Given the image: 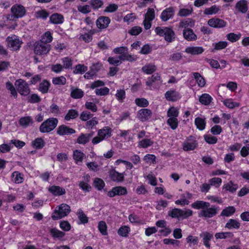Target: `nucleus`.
<instances>
[{"label": "nucleus", "mask_w": 249, "mask_h": 249, "mask_svg": "<svg viewBox=\"0 0 249 249\" xmlns=\"http://www.w3.org/2000/svg\"><path fill=\"white\" fill-rule=\"evenodd\" d=\"M75 133V130L69 126L62 124L57 128V134L60 136L69 135Z\"/></svg>", "instance_id": "12"}, {"label": "nucleus", "mask_w": 249, "mask_h": 249, "mask_svg": "<svg viewBox=\"0 0 249 249\" xmlns=\"http://www.w3.org/2000/svg\"><path fill=\"white\" fill-rule=\"evenodd\" d=\"M191 207L196 209H202L198 215L199 217L211 218L215 216L218 212V207L211 205L209 202L197 200L191 204Z\"/></svg>", "instance_id": "1"}, {"label": "nucleus", "mask_w": 249, "mask_h": 249, "mask_svg": "<svg viewBox=\"0 0 249 249\" xmlns=\"http://www.w3.org/2000/svg\"><path fill=\"white\" fill-rule=\"evenodd\" d=\"M195 21L191 18H187L181 20L179 23V27L187 29L188 28L193 27L195 26Z\"/></svg>", "instance_id": "23"}, {"label": "nucleus", "mask_w": 249, "mask_h": 249, "mask_svg": "<svg viewBox=\"0 0 249 249\" xmlns=\"http://www.w3.org/2000/svg\"><path fill=\"white\" fill-rule=\"evenodd\" d=\"M155 17V10L153 8H148L147 12L145 15L144 18L147 20H150L152 21Z\"/></svg>", "instance_id": "62"}, {"label": "nucleus", "mask_w": 249, "mask_h": 249, "mask_svg": "<svg viewBox=\"0 0 249 249\" xmlns=\"http://www.w3.org/2000/svg\"><path fill=\"white\" fill-rule=\"evenodd\" d=\"M70 207L65 203L57 206L54 211L52 218L53 220H57L67 216L70 212Z\"/></svg>", "instance_id": "4"}, {"label": "nucleus", "mask_w": 249, "mask_h": 249, "mask_svg": "<svg viewBox=\"0 0 249 249\" xmlns=\"http://www.w3.org/2000/svg\"><path fill=\"white\" fill-rule=\"evenodd\" d=\"M58 120L55 118H49L44 121L39 126L40 132L45 133L53 131L57 126Z\"/></svg>", "instance_id": "3"}, {"label": "nucleus", "mask_w": 249, "mask_h": 249, "mask_svg": "<svg viewBox=\"0 0 249 249\" xmlns=\"http://www.w3.org/2000/svg\"><path fill=\"white\" fill-rule=\"evenodd\" d=\"M92 114L88 111H83L80 115V119L83 121H87L92 118Z\"/></svg>", "instance_id": "64"}, {"label": "nucleus", "mask_w": 249, "mask_h": 249, "mask_svg": "<svg viewBox=\"0 0 249 249\" xmlns=\"http://www.w3.org/2000/svg\"><path fill=\"white\" fill-rule=\"evenodd\" d=\"M51 46L49 44H45L40 41L36 42L34 44V51L38 55L47 54L50 50Z\"/></svg>", "instance_id": "8"}, {"label": "nucleus", "mask_w": 249, "mask_h": 249, "mask_svg": "<svg viewBox=\"0 0 249 249\" xmlns=\"http://www.w3.org/2000/svg\"><path fill=\"white\" fill-rule=\"evenodd\" d=\"M228 45L227 41H220L218 42L214 43L213 44L214 50H220L226 48Z\"/></svg>", "instance_id": "47"}, {"label": "nucleus", "mask_w": 249, "mask_h": 249, "mask_svg": "<svg viewBox=\"0 0 249 249\" xmlns=\"http://www.w3.org/2000/svg\"><path fill=\"white\" fill-rule=\"evenodd\" d=\"M204 52V49L201 47H189L186 48L185 52L192 54H199Z\"/></svg>", "instance_id": "28"}, {"label": "nucleus", "mask_w": 249, "mask_h": 249, "mask_svg": "<svg viewBox=\"0 0 249 249\" xmlns=\"http://www.w3.org/2000/svg\"><path fill=\"white\" fill-rule=\"evenodd\" d=\"M49 191L54 196H61L66 193V191L64 189L57 186H53L50 187L49 188Z\"/></svg>", "instance_id": "25"}, {"label": "nucleus", "mask_w": 249, "mask_h": 249, "mask_svg": "<svg viewBox=\"0 0 249 249\" xmlns=\"http://www.w3.org/2000/svg\"><path fill=\"white\" fill-rule=\"evenodd\" d=\"M11 15H9L7 18L8 20H14L23 17L26 13L25 7L20 4H15L11 8Z\"/></svg>", "instance_id": "6"}, {"label": "nucleus", "mask_w": 249, "mask_h": 249, "mask_svg": "<svg viewBox=\"0 0 249 249\" xmlns=\"http://www.w3.org/2000/svg\"><path fill=\"white\" fill-rule=\"evenodd\" d=\"M110 22V19L108 17L101 16L96 20L97 27L100 29L107 28Z\"/></svg>", "instance_id": "14"}, {"label": "nucleus", "mask_w": 249, "mask_h": 249, "mask_svg": "<svg viewBox=\"0 0 249 249\" xmlns=\"http://www.w3.org/2000/svg\"><path fill=\"white\" fill-rule=\"evenodd\" d=\"M195 124L197 128L200 130H203L205 129L206 126V122L204 119L200 117H197L195 119Z\"/></svg>", "instance_id": "41"}, {"label": "nucleus", "mask_w": 249, "mask_h": 249, "mask_svg": "<svg viewBox=\"0 0 249 249\" xmlns=\"http://www.w3.org/2000/svg\"><path fill=\"white\" fill-rule=\"evenodd\" d=\"M153 142L149 139H145L142 140L138 142V146L140 147L146 148L153 145Z\"/></svg>", "instance_id": "50"}, {"label": "nucleus", "mask_w": 249, "mask_h": 249, "mask_svg": "<svg viewBox=\"0 0 249 249\" xmlns=\"http://www.w3.org/2000/svg\"><path fill=\"white\" fill-rule=\"evenodd\" d=\"M109 177L113 181L122 182L124 180V175L114 170L110 171Z\"/></svg>", "instance_id": "21"}, {"label": "nucleus", "mask_w": 249, "mask_h": 249, "mask_svg": "<svg viewBox=\"0 0 249 249\" xmlns=\"http://www.w3.org/2000/svg\"><path fill=\"white\" fill-rule=\"evenodd\" d=\"M240 223L236 219H230L226 224L225 227L230 230L238 229L240 228Z\"/></svg>", "instance_id": "26"}, {"label": "nucleus", "mask_w": 249, "mask_h": 249, "mask_svg": "<svg viewBox=\"0 0 249 249\" xmlns=\"http://www.w3.org/2000/svg\"><path fill=\"white\" fill-rule=\"evenodd\" d=\"M156 70V66L153 64L145 65L142 68V71L145 73L150 74L153 73Z\"/></svg>", "instance_id": "43"}, {"label": "nucleus", "mask_w": 249, "mask_h": 249, "mask_svg": "<svg viewBox=\"0 0 249 249\" xmlns=\"http://www.w3.org/2000/svg\"><path fill=\"white\" fill-rule=\"evenodd\" d=\"M50 20L53 24H61L63 22L64 18L62 15L56 13L51 16Z\"/></svg>", "instance_id": "29"}, {"label": "nucleus", "mask_w": 249, "mask_h": 249, "mask_svg": "<svg viewBox=\"0 0 249 249\" xmlns=\"http://www.w3.org/2000/svg\"><path fill=\"white\" fill-rule=\"evenodd\" d=\"M50 83L47 80H43L39 85L38 89L42 93H46L48 92L49 88L50 86Z\"/></svg>", "instance_id": "30"}, {"label": "nucleus", "mask_w": 249, "mask_h": 249, "mask_svg": "<svg viewBox=\"0 0 249 249\" xmlns=\"http://www.w3.org/2000/svg\"><path fill=\"white\" fill-rule=\"evenodd\" d=\"M183 37L188 41H194L196 40L197 36L191 29H184L183 32Z\"/></svg>", "instance_id": "22"}, {"label": "nucleus", "mask_w": 249, "mask_h": 249, "mask_svg": "<svg viewBox=\"0 0 249 249\" xmlns=\"http://www.w3.org/2000/svg\"><path fill=\"white\" fill-rule=\"evenodd\" d=\"M219 10V7L214 5L210 8L205 9L204 11V14L207 15L215 14L218 12Z\"/></svg>", "instance_id": "55"}, {"label": "nucleus", "mask_w": 249, "mask_h": 249, "mask_svg": "<svg viewBox=\"0 0 249 249\" xmlns=\"http://www.w3.org/2000/svg\"><path fill=\"white\" fill-rule=\"evenodd\" d=\"M212 100L211 96L207 93L203 94L199 97V102L203 105H209Z\"/></svg>", "instance_id": "42"}, {"label": "nucleus", "mask_w": 249, "mask_h": 249, "mask_svg": "<svg viewBox=\"0 0 249 249\" xmlns=\"http://www.w3.org/2000/svg\"><path fill=\"white\" fill-rule=\"evenodd\" d=\"M224 105L229 108H234L235 107H239L240 104L237 102H234L231 99H227L222 101Z\"/></svg>", "instance_id": "49"}, {"label": "nucleus", "mask_w": 249, "mask_h": 249, "mask_svg": "<svg viewBox=\"0 0 249 249\" xmlns=\"http://www.w3.org/2000/svg\"><path fill=\"white\" fill-rule=\"evenodd\" d=\"M194 78L200 87H203L205 85V80L203 77L198 72L193 73Z\"/></svg>", "instance_id": "44"}, {"label": "nucleus", "mask_w": 249, "mask_h": 249, "mask_svg": "<svg viewBox=\"0 0 249 249\" xmlns=\"http://www.w3.org/2000/svg\"><path fill=\"white\" fill-rule=\"evenodd\" d=\"M241 37V34L240 33L236 34L233 33H231L226 35L227 39L231 42H235L238 41Z\"/></svg>", "instance_id": "46"}, {"label": "nucleus", "mask_w": 249, "mask_h": 249, "mask_svg": "<svg viewBox=\"0 0 249 249\" xmlns=\"http://www.w3.org/2000/svg\"><path fill=\"white\" fill-rule=\"evenodd\" d=\"M84 154L79 150H74L73 153V159L77 163L78 161L81 162L83 159Z\"/></svg>", "instance_id": "54"}, {"label": "nucleus", "mask_w": 249, "mask_h": 249, "mask_svg": "<svg viewBox=\"0 0 249 249\" xmlns=\"http://www.w3.org/2000/svg\"><path fill=\"white\" fill-rule=\"evenodd\" d=\"M199 236L200 238H202L203 245L206 248H209L210 247V244L209 243V242L213 237V234L207 231H204L201 233L199 235Z\"/></svg>", "instance_id": "18"}, {"label": "nucleus", "mask_w": 249, "mask_h": 249, "mask_svg": "<svg viewBox=\"0 0 249 249\" xmlns=\"http://www.w3.org/2000/svg\"><path fill=\"white\" fill-rule=\"evenodd\" d=\"M53 39L52 34L50 31L46 32L41 36L39 41L45 44H48L52 41Z\"/></svg>", "instance_id": "33"}, {"label": "nucleus", "mask_w": 249, "mask_h": 249, "mask_svg": "<svg viewBox=\"0 0 249 249\" xmlns=\"http://www.w3.org/2000/svg\"><path fill=\"white\" fill-rule=\"evenodd\" d=\"M18 92L22 95L27 96L30 93V90L28 84L22 79L17 80L15 82Z\"/></svg>", "instance_id": "9"}, {"label": "nucleus", "mask_w": 249, "mask_h": 249, "mask_svg": "<svg viewBox=\"0 0 249 249\" xmlns=\"http://www.w3.org/2000/svg\"><path fill=\"white\" fill-rule=\"evenodd\" d=\"M77 215H78L79 222L78 223L79 224H86L89 221V218L84 213L83 211L81 209H79L77 212Z\"/></svg>", "instance_id": "31"}, {"label": "nucleus", "mask_w": 249, "mask_h": 249, "mask_svg": "<svg viewBox=\"0 0 249 249\" xmlns=\"http://www.w3.org/2000/svg\"><path fill=\"white\" fill-rule=\"evenodd\" d=\"M155 31L157 35L161 36H164L166 41L172 42L175 38V33L170 28L157 27L155 28Z\"/></svg>", "instance_id": "7"}, {"label": "nucleus", "mask_w": 249, "mask_h": 249, "mask_svg": "<svg viewBox=\"0 0 249 249\" xmlns=\"http://www.w3.org/2000/svg\"><path fill=\"white\" fill-rule=\"evenodd\" d=\"M66 79L64 76H60L53 78L52 82L55 85H64L66 83Z\"/></svg>", "instance_id": "53"}, {"label": "nucleus", "mask_w": 249, "mask_h": 249, "mask_svg": "<svg viewBox=\"0 0 249 249\" xmlns=\"http://www.w3.org/2000/svg\"><path fill=\"white\" fill-rule=\"evenodd\" d=\"M160 80V77L158 73H156L155 74L152 75L151 77H149L147 78V80L146 82V85L147 86L151 87L152 86L154 83H155L157 81H159Z\"/></svg>", "instance_id": "39"}, {"label": "nucleus", "mask_w": 249, "mask_h": 249, "mask_svg": "<svg viewBox=\"0 0 249 249\" xmlns=\"http://www.w3.org/2000/svg\"><path fill=\"white\" fill-rule=\"evenodd\" d=\"M98 228L99 231L102 233V235H107V226L105 221H101L99 222Z\"/></svg>", "instance_id": "58"}, {"label": "nucleus", "mask_w": 249, "mask_h": 249, "mask_svg": "<svg viewBox=\"0 0 249 249\" xmlns=\"http://www.w3.org/2000/svg\"><path fill=\"white\" fill-rule=\"evenodd\" d=\"M208 24L213 28H220L226 26L227 23L223 19L212 18L208 21Z\"/></svg>", "instance_id": "13"}, {"label": "nucleus", "mask_w": 249, "mask_h": 249, "mask_svg": "<svg viewBox=\"0 0 249 249\" xmlns=\"http://www.w3.org/2000/svg\"><path fill=\"white\" fill-rule=\"evenodd\" d=\"M130 231L129 228L126 226L120 227L118 231V233L119 235L123 237H127L129 232Z\"/></svg>", "instance_id": "56"}, {"label": "nucleus", "mask_w": 249, "mask_h": 249, "mask_svg": "<svg viewBox=\"0 0 249 249\" xmlns=\"http://www.w3.org/2000/svg\"><path fill=\"white\" fill-rule=\"evenodd\" d=\"M109 89L107 87H104L100 89H96L95 92L96 95L104 96L107 95L109 93Z\"/></svg>", "instance_id": "63"}, {"label": "nucleus", "mask_w": 249, "mask_h": 249, "mask_svg": "<svg viewBox=\"0 0 249 249\" xmlns=\"http://www.w3.org/2000/svg\"><path fill=\"white\" fill-rule=\"evenodd\" d=\"M7 47L12 51H17L19 50L22 41L19 37L15 35H11L6 38Z\"/></svg>", "instance_id": "5"}, {"label": "nucleus", "mask_w": 249, "mask_h": 249, "mask_svg": "<svg viewBox=\"0 0 249 249\" xmlns=\"http://www.w3.org/2000/svg\"><path fill=\"white\" fill-rule=\"evenodd\" d=\"M84 92L80 89H71V96L74 99H80L83 97Z\"/></svg>", "instance_id": "35"}, {"label": "nucleus", "mask_w": 249, "mask_h": 249, "mask_svg": "<svg viewBox=\"0 0 249 249\" xmlns=\"http://www.w3.org/2000/svg\"><path fill=\"white\" fill-rule=\"evenodd\" d=\"M174 15V10L173 8L169 7L164 10L161 15L160 18L163 21H166L169 19L172 18Z\"/></svg>", "instance_id": "17"}, {"label": "nucleus", "mask_w": 249, "mask_h": 249, "mask_svg": "<svg viewBox=\"0 0 249 249\" xmlns=\"http://www.w3.org/2000/svg\"><path fill=\"white\" fill-rule=\"evenodd\" d=\"M98 64L99 63H93L92 64L90 71L87 72L84 76L86 78L90 79L96 75V72L98 71L97 67Z\"/></svg>", "instance_id": "32"}, {"label": "nucleus", "mask_w": 249, "mask_h": 249, "mask_svg": "<svg viewBox=\"0 0 249 249\" xmlns=\"http://www.w3.org/2000/svg\"><path fill=\"white\" fill-rule=\"evenodd\" d=\"M165 98L169 101H176L180 98L181 96L179 92L175 90H170L165 93Z\"/></svg>", "instance_id": "16"}, {"label": "nucleus", "mask_w": 249, "mask_h": 249, "mask_svg": "<svg viewBox=\"0 0 249 249\" xmlns=\"http://www.w3.org/2000/svg\"><path fill=\"white\" fill-rule=\"evenodd\" d=\"M236 10L242 13H245L248 10L247 1L246 0H240L235 4Z\"/></svg>", "instance_id": "20"}, {"label": "nucleus", "mask_w": 249, "mask_h": 249, "mask_svg": "<svg viewBox=\"0 0 249 249\" xmlns=\"http://www.w3.org/2000/svg\"><path fill=\"white\" fill-rule=\"evenodd\" d=\"M198 143L195 138L192 136H189L183 144V149L185 151L194 150Z\"/></svg>", "instance_id": "10"}, {"label": "nucleus", "mask_w": 249, "mask_h": 249, "mask_svg": "<svg viewBox=\"0 0 249 249\" xmlns=\"http://www.w3.org/2000/svg\"><path fill=\"white\" fill-rule=\"evenodd\" d=\"M50 232L53 238H61L65 235L64 232L59 231L55 228L51 229L50 230Z\"/></svg>", "instance_id": "52"}, {"label": "nucleus", "mask_w": 249, "mask_h": 249, "mask_svg": "<svg viewBox=\"0 0 249 249\" xmlns=\"http://www.w3.org/2000/svg\"><path fill=\"white\" fill-rule=\"evenodd\" d=\"M111 128L108 126H106L98 130V135L102 137L104 140L106 138L110 137L111 136Z\"/></svg>", "instance_id": "24"}, {"label": "nucleus", "mask_w": 249, "mask_h": 249, "mask_svg": "<svg viewBox=\"0 0 249 249\" xmlns=\"http://www.w3.org/2000/svg\"><path fill=\"white\" fill-rule=\"evenodd\" d=\"M19 124L21 126L26 127L30 125L33 124L34 121L31 117L26 116L21 118L19 120Z\"/></svg>", "instance_id": "27"}, {"label": "nucleus", "mask_w": 249, "mask_h": 249, "mask_svg": "<svg viewBox=\"0 0 249 249\" xmlns=\"http://www.w3.org/2000/svg\"><path fill=\"white\" fill-rule=\"evenodd\" d=\"M12 180L16 183H20L23 182V178L21 174L15 171L12 174Z\"/></svg>", "instance_id": "45"}, {"label": "nucleus", "mask_w": 249, "mask_h": 249, "mask_svg": "<svg viewBox=\"0 0 249 249\" xmlns=\"http://www.w3.org/2000/svg\"><path fill=\"white\" fill-rule=\"evenodd\" d=\"M92 34L91 30L88 31V32L84 34H81L79 36V39L82 40L85 42H89L92 39Z\"/></svg>", "instance_id": "36"}, {"label": "nucleus", "mask_w": 249, "mask_h": 249, "mask_svg": "<svg viewBox=\"0 0 249 249\" xmlns=\"http://www.w3.org/2000/svg\"><path fill=\"white\" fill-rule=\"evenodd\" d=\"M192 214L193 211L191 210H182L178 208H174L168 212V216L173 218H177L178 220L186 219Z\"/></svg>", "instance_id": "2"}, {"label": "nucleus", "mask_w": 249, "mask_h": 249, "mask_svg": "<svg viewBox=\"0 0 249 249\" xmlns=\"http://www.w3.org/2000/svg\"><path fill=\"white\" fill-rule=\"evenodd\" d=\"M33 145L36 148L41 149L44 147L45 142L42 138H37L33 142Z\"/></svg>", "instance_id": "59"}, {"label": "nucleus", "mask_w": 249, "mask_h": 249, "mask_svg": "<svg viewBox=\"0 0 249 249\" xmlns=\"http://www.w3.org/2000/svg\"><path fill=\"white\" fill-rule=\"evenodd\" d=\"M135 101L136 104L140 107H147L149 105L148 101L145 98H136Z\"/></svg>", "instance_id": "61"}, {"label": "nucleus", "mask_w": 249, "mask_h": 249, "mask_svg": "<svg viewBox=\"0 0 249 249\" xmlns=\"http://www.w3.org/2000/svg\"><path fill=\"white\" fill-rule=\"evenodd\" d=\"M93 185L99 191L102 190L105 186V183L101 178H94Z\"/></svg>", "instance_id": "40"}, {"label": "nucleus", "mask_w": 249, "mask_h": 249, "mask_svg": "<svg viewBox=\"0 0 249 249\" xmlns=\"http://www.w3.org/2000/svg\"><path fill=\"white\" fill-rule=\"evenodd\" d=\"M127 194V191L125 187L116 186L113 187L111 190L107 193V196L112 197L115 196H123Z\"/></svg>", "instance_id": "11"}, {"label": "nucleus", "mask_w": 249, "mask_h": 249, "mask_svg": "<svg viewBox=\"0 0 249 249\" xmlns=\"http://www.w3.org/2000/svg\"><path fill=\"white\" fill-rule=\"evenodd\" d=\"M224 188L227 191H229L231 193H233L236 191L238 186L236 184H234L232 181H230L224 186Z\"/></svg>", "instance_id": "51"}, {"label": "nucleus", "mask_w": 249, "mask_h": 249, "mask_svg": "<svg viewBox=\"0 0 249 249\" xmlns=\"http://www.w3.org/2000/svg\"><path fill=\"white\" fill-rule=\"evenodd\" d=\"M151 110L147 108L141 109L138 112V118L142 122L147 120L151 117Z\"/></svg>", "instance_id": "15"}, {"label": "nucleus", "mask_w": 249, "mask_h": 249, "mask_svg": "<svg viewBox=\"0 0 249 249\" xmlns=\"http://www.w3.org/2000/svg\"><path fill=\"white\" fill-rule=\"evenodd\" d=\"M93 135V132L87 134L82 133L77 139V142L79 144H85L89 142Z\"/></svg>", "instance_id": "19"}, {"label": "nucleus", "mask_w": 249, "mask_h": 249, "mask_svg": "<svg viewBox=\"0 0 249 249\" xmlns=\"http://www.w3.org/2000/svg\"><path fill=\"white\" fill-rule=\"evenodd\" d=\"M178 113H179V112H178V109L177 108H176L174 107H170L168 109V110L167 111V115L169 118H171V117L177 118V117L178 115Z\"/></svg>", "instance_id": "57"}, {"label": "nucleus", "mask_w": 249, "mask_h": 249, "mask_svg": "<svg viewBox=\"0 0 249 249\" xmlns=\"http://www.w3.org/2000/svg\"><path fill=\"white\" fill-rule=\"evenodd\" d=\"M78 116V112L75 109H70L68 111L64 117L66 121H70L71 119L76 118Z\"/></svg>", "instance_id": "38"}, {"label": "nucleus", "mask_w": 249, "mask_h": 249, "mask_svg": "<svg viewBox=\"0 0 249 249\" xmlns=\"http://www.w3.org/2000/svg\"><path fill=\"white\" fill-rule=\"evenodd\" d=\"M142 28L140 26H134L132 27L128 33L131 36H137L142 32Z\"/></svg>", "instance_id": "60"}, {"label": "nucleus", "mask_w": 249, "mask_h": 249, "mask_svg": "<svg viewBox=\"0 0 249 249\" xmlns=\"http://www.w3.org/2000/svg\"><path fill=\"white\" fill-rule=\"evenodd\" d=\"M235 212V208L233 206H229L224 209L220 214L222 216H230Z\"/></svg>", "instance_id": "34"}, {"label": "nucleus", "mask_w": 249, "mask_h": 249, "mask_svg": "<svg viewBox=\"0 0 249 249\" xmlns=\"http://www.w3.org/2000/svg\"><path fill=\"white\" fill-rule=\"evenodd\" d=\"M167 124L170 126L173 129H176L178 126V122L177 118L171 117L169 118L167 121Z\"/></svg>", "instance_id": "48"}, {"label": "nucleus", "mask_w": 249, "mask_h": 249, "mask_svg": "<svg viewBox=\"0 0 249 249\" xmlns=\"http://www.w3.org/2000/svg\"><path fill=\"white\" fill-rule=\"evenodd\" d=\"M233 237V234L231 232H221L215 234V237L217 239H231Z\"/></svg>", "instance_id": "37"}]
</instances>
